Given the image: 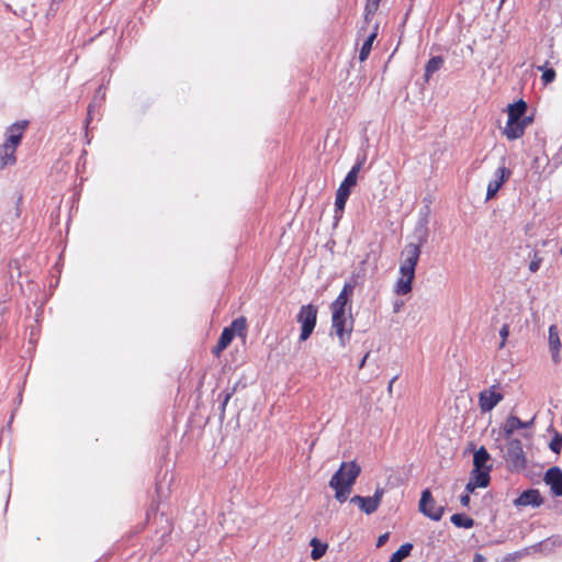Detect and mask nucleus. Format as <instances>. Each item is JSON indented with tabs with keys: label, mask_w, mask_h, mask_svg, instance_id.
<instances>
[{
	"label": "nucleus",
	"mask_w": 562,
	"mask_h": 562,
	"mask_svg": "<svg viewBox=\"0 0 562 562\" xmlns=\"http://www.w3.org/2000/svg\"><path fill=\"white\" fill-rule=\"evenodd\" d=\"M420 252V246L417 244H408L403 249L401 254L400 277L394 284L395 294L406 295L412 292Z\"/></svg>",
	"instance_id": "nucleus-1"
},
{
	"label": "nucleus",
	"mask_w": 562,
	"mask_h": 562,
	"mask_svg": "<svg viewBox=\"0 0 562 562\" xmlns=\"http://www.w3.org/2000/svg\"><path fill=\"white\" fill-rule=\"evenodd\" d=\"M361 473V468L356 461L342 462L339 469L329 480V486L335 491V498L345 503L349 497L352 485Z\"/></svg>",
	"instance_id": "nucleus-2"
},
{
	"label": "nucleus",
	"mask_w": 562,
	"mask_h": 562,
	"mask_svg": "<svg viewBox=\"0 0 562 562\" xmlns=\"http://www.w3.org/2000/svg\"><path fill=\"white\" fill-rule=\"evenodd\" d=\"M248 334V322L245 316L235 318L229 326L223 328L217 344L212 348V353L220 358L222 352L231 345L235 337L246 341Z\"/></svg>",
	"instance_id": "nucleus-3"
},
{
	"label": "nucleus",
	"mask_w": 562,
	"mask_h": 562,
	"mask_svg": "<svg viewBox=\"0 0 562 562\" xmlns=\"http://www.w3.org/2000/svg\"><path fill=\"white\" fill-rule=\"evenodd\" d=\"M296 319L301 324L300 340L305 341L315 329L317 323V307L313 304L302 305Z\"/></svg>",
	"instance_id": "nucleus-4"
},
{
	"label": "nucleus",
	"mask_w": 562,
	"mask_h": 562,
	"mask_svg": "<svg viewBox=\"0 0 562 562\" xmlns=\"http://www.w3.org/2000/svg\"><path fill=\"white\" fill-rule=\"evenodd\" d=\"M504 457L512 471H519L526 468V458L519 439L508 440Z\"/></svg>",
	"instance_id": "nucleus-5"
},
{
	"label": "nucleus",
	"mask_w": 562,
	"mask_h": 562,
	"mask_svg": "<svg viewBox=\"0 0 562 562\" xmlns=\"http://www.w3.org/2000/svg\"><path fill=\"white\" fill-rule=\"evenodd\" d=\"M355 319L349 313L347 318L331 319V335H336L340 347H346L353 330Z\"/></svg>",
	"instance_id": "nucleus-6"
},
{
	"label": "nucleus",
	"mask_w": 562,
	"mask_h": 562,
	"mask_svg": "<svg viewBox=\"0 0 562 562\" xmlns=\"http://www.w3.org/2000/svg\"><path fill=\"white\" fill-rule=\"evenodd\" d=\"M418 509L423 515L435 521H439L443 516V507L437 505L429 490L422 492Z\"/></svg>",
	"instance_id": "nucleus-7"
},
{
	"label": "nucleus",
	"mask_w": 562,
	"mask_h": 562,
	"mask_svg": "<svg viewBox=\"0 0 562 562\" xmlns=\"http://www.w3.org/2000/svg\"><path fill=\"white\" fill-rule=\"evenodd\" d=\"M384 495V490L381 487H378L373 494V496H360L355 495L351 497L350 502L352 504H356L361 512H363L367 515L373 514L380 506L382 498Z\"/></svg>",
	"instance_id": "nucleus-8"
},
{
	"label": "nucleus",
	"mask_w": 562,
	"mask_h": 562,
	"mask_svg": "<svg viewBox=\"0 0 562 562\" xmlns=\"http://www.w3.org/2000/svg\"><path fill=\"white\" fill-rule=\"evenodd\" d=\"M497 385L480 392L479 407L482 413L491 412L495 406L504 400L503 393L497 391Z\"/></svg>",
	"instance_id": "nucleus-9"
},
{
	"label": "nucleus",
	"mask_w": 562,
	"mask_h": 562,
	"mask_svg": "<svg viewBox=\"0 0 562 562\" xmlns=\"http://www.w3.org/2000/svg\"><path fill=\"white\" fill-rule=\"evenodd\" d=\"M512 171L509 168L502 166L495 171V179L491 180L487 184L486 200H491L496 196L502 186L509 180Z\"/></svg>",
	"instance_id": "nucleus-10"
},
{
	"label": "nucleus",
	"mask_w": 562,
	"mask_h": 562,
	"mask_svg": "<svg viewBox=\"0 0 562 562\" xmlns=\"http://www.w3.org/2000/svg\"><path fill=\"white\" fill-rule=\"evenodd\" d=\"M27 126H29V121H26V120L18 121V122L11 124L7 128V139L4 140L3 144L18 148L19 145L21 144L23 134H24L25 130L27 128Z\"/></svg>",
	"instance_id": "nucleus-11"
},
{
	"label": "nucleus",
	"mask_w": 562,
	"mask_h": 562,
	"mask_svg": "<svg viewBox=\"0 0 562 562\" xmlns=\"http://www.w3.org/2000/svg\"><path fill=\"white\" fill-rule=\"evenodd\" d=\"M532 122L531 117H524L519 121L507 120L503 134L509 140H515L524 136L526 127Z\"/></svg>",
	"instance_id": "nucleus-12"
},
{
	"label": "nucleus",
	"mask_w": 562,
	"mask_h": 562,
	"mask_svg": "<svg viewBox=\"0 0 562 562\" xmlns=\"http://www.w3.org/2000/svg\"><path fill=\"white\" fill-rule=\"evenodd\" d=\"M544 482L554 496H562V471L558 467L550 468L544 475Z\"/></svg>",
	"instance_id": "nucleus-13"
},
{
	"label": "nucleus",
	"mask_w": 562,
	"mask_h": 562,
	"mask_svg": "<svg viewBox=\"0 0 562 562\" xmlns=\"http://www.w3.org/2000/svg\"><path fill=\"white\" fill-rule=\"evenodd\" d=\"M543 498L538 490H527L522 492L514 502L516 506L539 507L542 505Z\"/></svg>",
	"instance_id": "nucleus-14"
},
{
	"label": "nucleus",
	"mask_w": 562,
	"mask_h": 562,
	"mask_svg": "<svg viewBox=\"0 0 562 562\" xmlns=\"http://www.w3.org/2000/svg\"><path fill=\"white\" fill-rule=\"evenodd\" d=\"M548 340H549V347H550V350L552 353V359L555 363H558L560 361L559 352L561 349V340L559 337V330H558L557 325H551L549 327Z\"/></svg>",
	"instance_id": "nucleus-15"
},
{
	"label": "nucleus",
	"mask_w": 562,
	"mask_h": 562,
	"mask_svg": "<svg viewBox=\"0 0 562 562\" xmlns=\"http://www.w3.org/2000/svg\"><path fill=\"white\" fill-rule=\"evenodd\" d=\"M361 169V162H357L352 166L350 171L347 173L342 182L339 184L338 189L351 193L352 188L357 184L358 173Z\"/></svg>",
	"instance_id": "nucleus-16"
},
{
	"label": "nucleus",
	"mask_w": 562,
	"mask_h": 562,
	"mask_svg": "<svg viewBox=\"0 0 562 562\" xmlns=\"http://www.w3.org/2000/svg\"><path fill=\"white\" fill-rule=\"evenodd\" d=\"M356 284L352 282H347L344 284L342 290L338 294V296L335 299V301L331 303L336 306H345L348 307V311H351L350 305V296L355 290Z\"/></svg>",
	"instance_id": "nucleus-17"
},
{
	"label": "nucleus",
	"mask_w": 562,
	"mask_h": 562,
	"mask_svg": "<svg viewBox=\"0 0 562 562\" xmlns=\"http://www.w3.org/2000/svg\"><path fill=\"white\" fill-rule=\"evenodd\" d=\"M16 148L10 145L2 144L0 146V168L12 166L16 162L15 156Z\"/></svg>",
	"instance_id": "nucleus-18"
},
{
	"label": "nucleus",
	"mask_w": 562,
	"mask_h": 562,
	"mask_svg": "<svg viewBox=\"0 0 562 562\" xmlns=\"http://www.w3.org/2000/svg\"><path fill=\"white\" fill-rule=\"evenodd\" d=\"M527 111V103L520 99L515 103H512L508 105V119L510 120V123L514 121L522 120L525 116V113Z\"/></svg>",
	"instance_id": "nucleus-19"
},
{
	"label": "nucleus",
	"mask_w": 562,
	"mask_h": 562,
	"mask_svg": "<svg viewBox=\"0 0 562 562\" xmlns=\"http://www.w3.org/2000/svg\"><path fill=\"white\" fill-rule=\"evenodd\" d=\"M378 29H379V25L375 24L374 27H373V31L371 32V34L366 38V41L363 42L361 48H360V53H359V60L361 63L366 61L371 53V49H372V44L374 42V40L378 36Z\"/></svg>",
	"instance_id": "nucleus-20"
},
{
	"label": "nucleus",
	"mask_w": 562,
	"mask_h": 562,
	"mask_svg": "<svg viewBox=\"0 0 562 562\" xmlns=\"http://www.w3.org/2000/svg\"><path fill=\"white\" fill-rule=\"evenodd\" d=\"M471 480L480 487H486L490 484V468L475 469L472 471Z\"/></svg>",
	"instance_id": "nucleus-21"
},
{
	"label": "nucleus",
	"mask_w": 562,
	"mask_h": 562,
	"mask_svg": "<svg viewBox=\"0 0 562 562\" xmlns=\"http://www.w3.org/2000/svg\"><path fill=\"white\" fill-rule=\"evenodd\" d=\"M443 63L445 60L441 56L431 57L425 66V80L428 81L432 74H435L442 67Z\"/></svg>",
	"instance_id": "nucleus-22"
},
{
	"label": "nucleus",
	"mask_w": 562,
	"mask_h": 562,
	"mask_svg": "<svg viewBox=\"0 0 562 562\" xmlns=\"http://www.w3.org/2000/svg\"><path fill=\"white\" fill-rule=\"evenodd\" d=\"M526 425L517 416H509L503 427L504 434L509 438L517 429L524 428Z\"/></svg>",
	"instance_id": "nucleus-23"
},
{
	"label": "nucleus",
	"mask_w": 562,
	"mask_h": 562,
	"mask_svg": "<svg viewBox=\"0 0 562 562\" xmlns=\"http://www.w3.org/2000/svg\"><path fill=\"white\" fill-rule=\"evenodd\" d=\"M490 460V453L484 447H481L479 450L475 451L473 457V464L475 469H485L488 468L486 465L487 461Z\"/></svg>",
	"instance_id": "nucleus-24"
},
{
	"label": "nucleus",
	"mask_w": 562,
	"mask_h": 562,
	"mask_svg": "<svg viewBox=\"0 0 562 562\" xmlns=\"http://www.w3.org/2000/svg\"><path fill=\"white\" fill-rule=\"evenodd\" d=\"M450 520L456 527L459 528L469 529L474 526V520L465 514H453Z\"/></svg>",
	"instance_id": "nucleus-25"
},
{
	"label": "nucleus",
	"mask_w": 562,
	"mask_h": 562,
	"mask_svg": "<svg viewBox=\"0 0 562 562\" xmlns=\"http://www.w3.org/2000/svg\"><path fill=\"white\" fill-rule=\"evenodd\" d=\"M311 558L313 560H319L322 557H324L328 548L326 543H322L317 538H313L311 540Z\"/></svg>",
	"instance_id": "nucleus-26"
},
{
	"label": "nucleus",
	"mask_w": 562,
	"mask_h": 562,
	"mask_svg": "<svg viewBox=\"0 0 562 562\" xmlns=\"http://www.w3.org/2000/svg\"><path fill=\"white\" fill-rule=\"evenodd\" d=\"M349 193L345 192L340 189H337L336 200H335V213L336 215L341 214L345 210L347 200L349 198Z\"/></svg>",
	"instance_id": "nucleus-27"
},
{
	"label": "nucleus",
	"mask_w": 562,
	"mask_h": 562,
	"mask_svg": "<svg viewBox=\"0 0 562 562\" xmlns=\"http://www.w3.org/2000/svg\"><path fill=\"white\" fill-rule=\"evenodd\" d=\"M381 0H367V4L364 7V20L369 22L370 19L375 14L379 9Z\"/></svg>",
	"instance_id": "nucleus-28"
},
{
	"label": "nucleus",
	"mask_w": 562,
	"mask_h": 562,
	"mask_svg": "<svg viewBox=\"0 0 562 562\" xmlns=\"http://www.w3.org/2000/svg\"><path fill=\"white\" fill-rule=\"evenodd\" d=\"M331 319L347 318L349 316L348 307L330 304Z\"/></svg>",
	"instance_id": "nucleus-29"
},
{
	"label": "nucleus",
	"mask_w": 562,
	"mask_h": 562,
	"mask_svg": "<svg viewBox=\"0 0 562 562\" xmlns=\"http://www.w3.org/2000/svg\"><path fill=\"white\" fill-rule=\"evenodd\" d=\"M542 257L540 256V252L538 250H535L532 254V259L529 263V271L535 273L539 270L541 263H542Z\"/></svg>",
	"instance_id": "nucleus-30"
},
{
	"label": "nucleus",
	"mask_w": 562,
	"mask_h": 562,
	"mask_svg": "<svg viewBox=\"0 0 562 562\" xmlns=\"http://www.w3.org/2000/svg\"><path fill=\"white\" fill-rule=\"evenodd\" d=\"M538 69L543 70L542 76H541V80H542L543 85L551 83L555 79V70L554 69H552V68L543 69V67H538Z\"/></svg>",
	"instance_id": "nucleus-31"
},
{
	"label": "nucleus",
	"mask_w": 562,
	"mask_h": 562,
	"mask_svg": "<svg viewBox=\"0 0 562 562\" xmlns=\"http://www.w3.org/2000/svg\"><path fill=\"white\" fill-rule=\"evenodd\" d=\"M508 335H509V325L508 324H504L502 326V328L499 329V336L502 338V341L499 344V349L505 347L506 340L508 338Z\"/></svg>",
	"instance_id": "nucleus-32"
},
{
	"label": "nucleus",
	"mask_w": 562,
	"mask_h": 562,
	"mask_svg": "<svg viewBox=\"0 0 562 562\" xmlns=\"http://www.w3.org/2000/svg\"><path fill=\"white\" fill-rule=\"evenodd\" d=\"M232 395H233V392H226L224 394H221V396H223V401H222V405H221L222 417H224V415H225L226 406H227Z\"/></svg>",
	"instance_id": "nucleus-33"
},
{
	"label": "nucleus",
	"mask_w": 562,
	"mask_h": 562,
	"mask_svg": "<svg viewBox=\"0 0 562 562\" xmlns=\"http://www.w3.org/2000/svg\"><path fill=\"white\" fill-rule=\"evenodd\" d=\"M561 446H562V435L561 436H557L550 442L551 450L554 451V452H558V453L560 452Z\"/></svg>",
	"instance_id": "nucleus-34"
},
{
	"label": "nucleus",
	"mask_w": 562,
	"mask_h": 562,
	"mask_svg": "<svg viewBox=\"0 0 562 562\" xmlns=\"http://www.w3.org/2000/svg\"><path fill=\"white\" fill-rule=\"evenodd\" d=\"M389 537H390V533L389 532H384L382 533L379 538H378V541H376V548H381L383 547L386 541L389 540Z\"/></svg>",
	"instance_id": "nucleus-35"
},
{
	"label": "nucleus",
	"mask_w": 562,
	"mask_h": 562,
	"mask_svg": "<svg viewBox=\"0 0 562 562\" xmlns=\"http://www.w3.org/2000/svg\"><path fill=\"white\" fill-rule=\"evenodd\" d=\"M476 487H480L476 485L472 480L469 481V483L465 485V493L471 494L474 492Z\"/></svg>",
	"instance_id": "nucleus-36"
},
{
	"label": "nucleus",
	"mask_w": 562,
	"mask_h": 562,
	"mask_svg": "<svg viewBox=\"0 0 562 562\" xmlns=\"http://www.w3.org/2000/svg\"><path fill=\"white\" fill-rule=\"evenodd\" d=\"M460 503L462 506L468 507L470 504V494H463L460 496Z\"/></svg>",
	"instance_id": "nucleus-37"
},
{
	"label": "nucleus",
	"mask_w": 562,
	"mask_h": 562,
	"mask_svg": "<svg viewBox=\"0 0 562 562\" xmlns=\"http://www.w3.org/2000/svg\"><path fill=\"white\" fill-rule=\"evenodd\" d=\"M403 305H404V302H403V301H396V302L394 303V306H393V312H394V313H397V312L402 308V306H403Z\"/></svg>",
	"instance_id": "nucleus-38"
},
{
	"label": "nucleus",
	"mask_w": 562,
	"mask_h": 562,
	"mask_svg": "<svg viewBox=\"0 0 562 562\" xmlns=\"http://www.w3.org/2000/svg\"><path fill=\"white\" fill-rule=\"evenodd\" d=\"M486 559L481 553H475L473 558V562H485Z\"/></svg>",
	"instance_id": "nucleus-39"
},
{
	"label": "nucleus",
	"mask_w": 562,
	"mask_h": 562,
	"mask_svg": "<svg viewBox=\"0 0 562 562\" xmlns=\"http://www.w3.org/2000/svg\"><path fill=\"white\" fill-rule=\"evenodd\" d=\"M396 379H397V376H394V378L390 381V383H389V385H387V392H389V394H392V391H393V383H394V381H395Z\"/></svg>",
	"instance_id": "nucleus-40"
},
{
	"label": "nucleus",
	"mask_w": 562,
	"mask_h": 562,
	"mask_svg": "<svg viewBox=\"0 0 562 562\" xmlns=\"http://www.w3.org/2000/svg\"><path fill=\"white\" fill-rule=\"evenodd\" d=\"M368 357H369V352H367L366 356L360 361L359 369H362L364 367Z\"/></svg>",
	"instance_id": "nucleus-41"
},
{
	"label": "nucleus",
	"mask_w": 562,
	"mask_h": 562,
	"mask_svg": "<svg viewBox=\"0 0 562 562\" xmlns=\"http://www.w3.org/2000/svg\"><path fill=\"white\" fill-rule=\"evenodd\" d=\"M505 0H502L501 3H503Z\"/></svg>",
	"instance_id": "nucleus-42"
}]
</instances>
